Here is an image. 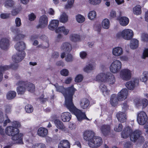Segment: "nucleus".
<instances>
[{
    "mask_svg": "<svg viewBox=\"0 0 148 148\" xmlns=\"http://www.w3.org/2000/svg\"><path fill=\"white\" fill-rule=\"evenodd\" d=\"M55 86L56 90L61 92L65 98L64 106L76 116L78 121H81L84 119L89 120L85 113L77 109L74 105L73 101V95L76 90L73 85L66 88L63 86H58V84L55 85Z\"/></svg>",
    "mask_w": 148,
    "mask_h": 148,
    "instance_id": "obj_1",
    "label": "nucleus"
},
{
    "mask_svg": "<svg viewBox=\"0 0 148 148\" xmlns=\"http://www.w3.org/2000/svg\"><path fill=\"white\" fill-rule=\"evenodd\" d=\"M128 94L127 90L124 88L118 93L117 96L115 94L112 95L110 98L111 104L112 106L115 107L117 105L118 101H121L126 99Z\"/></svg>",
    "mask_w": 148,
    "mask_h": 148,
    "instance_id": "obj_2",
    "label": "nucleus"
},
{
    "mask_svg": "<svg viewBox=\"0 0 148 148\" xmlns=\"http://www.w3.org/2000/svg\"><path fill=\"white\" fill-rule=\"evenodd\" d=\"M134 35L133 31L130 29H125L121 32H119L116 34V36L119 38L122 37L124 39L127 40L131 39Z\"/></svg>",
    "mask_w": 148,
    "mask_h": 148,
    "instance_id": "obj_3",
    "label": "nucleus"
},
{
    "mask_svg": "<svg viewBox=\"0 0 148 148\" xmlns=\"http://www.w3.org/2000/svg\"><path fill=\"white\" fill-rule=\"evenodd\" d=\"M130 138L131 141L134 142L138 141L139 143H142L144 141V137L141 135V132L139 130L132 132Z\"/></svg>",
    "mask_w": 148,
    "mask_h": 148,
    "instance_id": "obj_4",
    "label": "nucleus"
},
{
    "mask_svg": "<svg viewBox=\"0 0 148 148\" xmlns=\"http://www.w3.org/2000/svg\"><path fill=\"white\" fill-rule=\"evenodd\" d=\"M102 140L101 137L95 136L88 142V145L90 147L97 148L102 145Z\"/></svg>",
    "mask_w": 148,
    "mask_h": 148,
    "instance_id": "obj_5",
    "label": "nucleus"
},
{
    "mask_svg": "<svg viewBox=\"0 0 148 148\" xmlns=\"http://www.w3.org/2000/svg\"><path fill=\"white\" fill-rule=\"evenodd\" d=\"M148 120V117L144 111H141L137 114V121L140 125H144Z\"/></svg>",
    "mask_w": 148,
    "mask_h": 148,
    "instance_id": "obj_6",
    "label": "nucleus"
},
{
    "mask_svg": "<svg viewBox=\"0 0 148 148\" xmlns=\"http://www.w3.org/2000/svg\"><path fill=\"white\" fill-rule=\"evenodd\" d=\"M122 64L121 62L117 60L114 61L110 67V71L113 73H116L119 71L121 69Z\"/></svg>",
    "mask_w": 148,
    "mask_h": 148,
    "instance_id": "obj_7",
    "label": "nucleus"
},
{
    "mask_svg": "<svg viewBox=\"0 0 148 148\" xmlns=\"http://www.w3.org/2000/svg\"><path fill=\"white\" fill-rule=\"evenodd\" d=\"M25 82L22 80L17 82L16 85L18 86L16 88V91L18 95H23L25 92Z\"/></svg>",
    "mask_w": 148,
    "mask_h": 148,
    "instance_id": "obj_8",
    "label": "nucleus"
},
{
    "mask_svg": "<svg viewBox=\"0 0 148 148\" xmlns=\"http://www.w3.org/2000/svg\"><path fill=\"white\" fill-rule=\"evenodd\" d=\"M48 20V18L46 15L41 16L40 18L39 23L36 27L37 28H44L47 25Z\"/></svg>",
    "mask_w": 148,
    "mask_h": 148,
    "instance_id": "obj_9",
    "label": "nucleus"
},
{
    "mask_svg": "<svg viewBox=\"0 0 148 148\" xmlns=\"http://www.w3.org/2000/svg\"><path fill=\"white\" fill-rule=\"evenodd\" d=\"M19 132V129L17 128L11 127H7L5 129V133L9 136H13Z\"/></svg>",
    "mask_w": 148,
    "mask_h": 148,
    "instance_id": "obj_10",
    "label": "nucleus"
},
{
    "mask_svg": "<svg viewBox=\"0 0 148 148\" xmlns=\"http://www.w3.org/2000/svg\"><path fill=\"white\" fill-rule=\"evenodd\" d=\"M120 76L123 79L126 81L128 80L131 77L130 71L126 69L122 70L120 72Z\"/></svg>",
    "mask_w": 148,
    "mask_h": 148,
    "instance_id": "obj_11",
    "label": "nucleus"
},
{
    "mask_svg": "<svg viewBox=\"0 0 148 148\" xmlns=\"http://www.w3.org/2000/svg\"><path fill=\"white\" fill-rule=\"evenodd\" d=\"M99 128L101 133L105 136H107L110 133L111 127L109 125H102Z\"/></svg>",
    "mask_w": 148,
    "mask_h": 148,
    "instance_id": "obj_12",
    "label": "nucleus"
},
{
    "mask_svg": "<svg viewBox=\"0 0 148 148\" xmlns=\"http://www.w3.org/2000/svg\"><path fill=\"white\" fill-rule=\"evenodd\" d=\"M25 56V53L24 51H23L22 53L16 54L15 55L13 56L12 57V59L16 63H18L21 61Z\"/></svg>",
    "mask_w": 148,
    "mask_h": 148,
    "instance_id": "obj_13",
    "label": "nucleus"
},
{
    "mask_svg": "<svg viewBox=\"0 0 148 148\" xmlns=\"http://www.w3.org/2000/svg\"><path fill=\"white\" fill-rule=\"evenodd\" d=\"M132 130L129 126L124 128L121 133V137L124 138H126L130 135Z\"/></svg>",
    "mask_w": 148,
    "mask_h": 148,
    "instance_id": "obj_14",
    "label": "nucleus"
},
{
    "mask_svg": "<svg viewBox=\"0 0 148 148\" xmlns=\"http://www.w3.org/2000/svg\"><path fill=\"white\" fill-rule=\"evenodd\" d=\"M94 135V133L93 131H87L84 133V138L86 141H88V143L95 136Z\"/></svg>",
    "mask_w": 148,
    "mask_h": 148,
    "instance_id": "obj_15",
    "label": "nucleus"
},
{
    "mask_svg": "<svg viewBox=\"0 0 148 148\" xmlns=\"http://www.w3.org/2000/svg\"><path fill=\"white\" fill-rule=\"evenodd\" d=\"M60 49L62 51H64L65 52L69 53L71 50L72 46L69 43L64 42L62 44Z\"/></svg>",
    "mask_w": 148,
    "mask_h": 148,
    "instance_id": "obj_16",
    "label": "nucleus"
},
{
    "mask_svg": "<svg viewBox=\"0 0 148 148\" xmlns=\"http://www.w3.org/2000/svg\"><path fill=\"white\" fill-rule=\"evenodd\" d=\"M136 105L137 107H139L142 106L143 109L145 108L148 104V101L147 100L145 99H143L141 100L137 99L136 100Z\"/></svg>",
    "mask_w": 148,
    "mask_h": 148,
    "instance_id": "obj_17",
    "label": "nucleus"
},
{
    "mask_svg": "<svg viewBox=\"0 0 148 148\" xmlns=\"http://www.w3.org/2000/svg\"><path fill=\"white\" fill-rule=\"evenodd\" d=\"M23 135L22 134H18L12 137V140L18 143L23 144Z\"/></svg>",
    "mask_w": 148,
    "mask_h": 148,
    "instance_id": "obj_18",
    "label": "nucleus"
},
{
    "mask_svg": "<svg viewBox=\"0 0 148 148\" xmlns=\"http://www.w3.org/2000/svg\"><path fill=\"white\" fill-rule=\"evenodd\" d=\"M15 47L16 49L19 52L22 53L23 51H24V50L26 48L25 44V43L23 42H19L16 43L15 45Z\"/></svg>",
    "mask_w": 148,
    "mask_h": 148,
    "instance_id": "obj_19",
    "label": "nucleus"
},
{
    "mask_svg": "<svg viewBox=\"0 0 148 148\" xmlns=\"http://www.w3.org/2000/svg\"><path fill=\"white\" fill-rule=\"evenodd\" d=\"M54 123L56 126L59 129L67 132V129L64 126L63 123L58 119H56L54 121Z\"/></svg>",
    "mask_w": 148,
    "mask_h": 148,
    "instance_id": "obj_20",
    "label": "nucleus"
},
{
    "mask_svg": "<svg viewBox=\"0 0 148 148\" xmlns=\"http://www.w3.org/2000/svg\"><path fill=\"white\" fill-rule=\"evenodd\" d=\"M70 144L67 140H62L60 141L58 145V148H70Z\"/></svg>",
    "mask_w": 148,
    "mask_h": 148,
    "instance_id": "obj_21",
    "label": "nucleus"
},
{
    "mask_svg": "<svg viewBox=\"0 0 148 148\" xmlns=\"http://www.w3.org/2000/svg\"><path fill=\"white\" fill-rule=\"evenodd\" d=\"M116 116L120 122L123 123L126 121V114L124 112H119L116 114Z\"/></svg>",
    "mask_w": 148,
    "mask_h": 148,
    "instance_id": "obj_22",
    "label": "nucleus"
},
{
    "mask_svg": "<svg viewBox=\"0 0 148 148\" xmlns=\"http://www.w3.org/2000/svg\"><path fill=\"white\" fill-rule=\"evenodd\" d=\"M9 45V40L6 38L1 39L0 41V47L3 49H6Z\"/></svg>",
    "mask_w": 148,
    "mask_h": 148,
    "instance_id": "obj_23",
    "label": "nucleus"
},
{
    "mask_svg": "<svg viewBox=\"0 0 148 148\" xmlns=\"http://www.w3.org/2000/svg\"><path fill=\"white\" fill-rule=\"evenodd\" d=\"M138 81L134 79L133 81H131L127 82L125 84L126 87L129 90H133L134 89L136 83L138 84Z\"/></svg>",
    "mask_w": 148,
    "mask_h": 148,
    "instance_id": "obj_24",
    "label": "nucleus"
},
{
    "mask_svg": "<svg viewBox=\"0 0 148 148\" xmlns=\"http://www.w3.org/2000/svg\"><path fill=\"white\" fill-rule=\"evenodd\" d=\"M89 104L90 101L86 98L82 99L80 101V106L83 109L87 108Z\"/></svg>",
    "mask_w": 148,
    "mask_h": 148,
    "instance_id": "obj_25",
    "label": "nucleus"
},
{
    "mask_svg": "<svg viewBox=\"0 0 148 148\" xmlns=\"http://www.w3.org/2000/svg\"><path fill=\"white\" fill-rule=\"evenodd\" d=\"M71 118V114L69 112H64L62 114L61 116V119L64 122L70 121Z\"/></svg>",
    "mask_w": 148,
    "mask_h": 148,
    "instance_id": "obj_26",
    "label": "nucleus"
},
{
    "mask_svg": "<svg viewBox=\"0 0 148 148\" xmlns=\"http://www.w3.org/2000/svg\"><path fill=\"white\" fill-rule=\"evenodd\" d=\"M120 24L122 26H126L129 23V18L125 16H123L118 18Z\"/></svg>",
    "mask_w": 148,
    "mask_h": 148,
    "instance_id": "obj_27",
    "label": "nucleus"
},
{
    "mask_svg": "<svg viewBox=\"0 0 148 148\" xmlns=\"http://www.w3.org/2000/svg\"><path fill=\"white\" fill-rule=\"evenodd\" d=\"M59 25V21L58 20H52L50 24L49 25V28L52 30L56 29Z\"/></svg>",
    "mask_w": 148,
    "mask_h": 148,
    "instance_id": "obj_28",
    "label": "nucleus"
},
{
    "mask_svg": "<svg viewBox=\"0 0 148 148\" xmlns=\"http://www.w3.org/2000/svg\"><path fill=\"white\" fill-rule=\"evenodd\" d=\"M112 52L114 55L119 56L123 54V51L121 47H117L113 49Z\"/></svg>",
    "mask_w": 148,
    "mask_h": 148,
    "instance_id": "obj_29",
    "label": "nucleus"
},
{
    "mask_svg": "<svg viewBox=\"0 0 148 148\" xmlns=\"http://www.w3.org/2000/svg\"><path fill=\"white\" fill-rule=\"evenodd\" d=\"M108 73L105 74L101 73L98 74L96 77V80L101 82H105L107 80Z\"/></svg>",
    "mask_w": 148,
    "mask_h": 148,
    "instance_id": "obj_30",
    "label": "nucleus"
},
{
    "mask_svg": "<svg viewBox=\"0 0 148 148\" xmlns=\"http://www.w3.org/2000/svg\"><path fill=\"white\" fill-rule=\"evenodd\" d=\"M47 130L46 129L43 127L39 128L37 132L38 135L42 137L46 136L47 135Z\"/></svg>",
    "mask_w": 148,
    "mask_h": 148,
    "instance_id": "obj_31",
    "label": "nucleus"
},
{
    "mask_svg": "<svg viewBox=\"0 0 148 148\" xmlns=\"http://www.w3.org/2000/svg\"><path fill=\"white\" fill-rule=\"evenodd\" d=\"M25 89L31 92H33L34 91L35 88L34 84L31 83H27L26 82H25Z\"/></svg>",
    "mask_w": 148,
    "mask_h": 148,
    "instance_id": "obj_32",
    "label": "nucleus"
},
{
    "mask_svg": "<svg viewBox=\"0 0 148 148\" xmlns=\"http://www.w3.org/2000/svg\"><path fill=\"white\" fill-rule=\"evenodd\" d=\"M17 63H16L10 65H5L3 66L2 68H1L3 69V71L8 70L11 68L13 70H15L17 69L18 67V64Z\"/></svg>",
    "mask_w": 148,
    "mask_h": 148,
    "instance_id": "obj_33",
    "label": "nucleus"
},
{
    "mask_svg": "<svg viewBox=\"0 0 148 148\" xmlns=\"http://www.w3.org/2000/svg\"><path fill=\"white\" fill-rule=\"evenodd\" d=\"M69 29H66L64 26L59 27L56 30V32L57 33H62L65 35H67L69 33Z\"/></svg>",
    "mask_w": 148,
    "mask_h": 148,
    "instance_id": "obj_34",
    "label": "nucleus"
},
{
    "mask_svg": "<svg viewBox=\"0 0 148 148\" xmlns=\"http://www.w3.org/2000/svg\"><path fill=\"white\" fill-rule=\"evenodd\" d=\"M138 41L136 39H133L130 41V47L132 49H135L138 47Z\"/></svg>",
    "mask_w": 148,
    "mask_h": 148,
    "instance_id": "obj_35",
    "label": "nucleus"
},
{
    "mask_svg": "<svg viewBox=\"0 0 148 148\" xmlns=\"http://www.w3.org/2000/svg\"><path fill=\"white\" fill-rule=\"evenodd\" d=\"M16 92L14 91H9L7 94V99L8 100H11L14 98L16 96Z\"/></svg>",
    "mask_w": 148,
    "mask_h": 148,
    "instance_id": "obj_36",
    "label": "nucleus"
},
{
    "mask_svg": "<svg viewBox=\"0 0 148 148\" xmlns=\"http://www.w3.org/2000/svg\"><path fill=\"white\" fill-rule=\"evenodd\" d=\"M59 19L60 22L65 23L68 21V16L66 13L63 12L60 16Z\"/></svg>",
    "mask_w": 148,
    "mask_h": 148,
    "instance_id": "obj_37",
    "label": "nucleus"
},
{
    "mask_svg": "<svg viewBox=\"0 0 148 148\" xmlns=\"http://www.w3.org/2000/svg\"><path fill=\"white\" fill-rule=\"evenodd\" d=\"M94 69V67L93 64L92 63H89L84 67L83 70L85 72L88 73L90 71L93 70Z\"/></svg>",
    "mask_w": 148,
    "mask_h": 148,
    "instance_id": "obj_38",
    "label": "nucleus"
},
{
    "mask_svg": "<svg viewBox=\"0 0 148 148\" xmlns=\"http://www.w3.org/2000/svg\"><path fill=\"white\" fill-rule=\"evenodd\" d=\"M4 4L5 7L7 8L13 7L14 5V2L12 0H7Z\"/></svg>",
    "mask_w": 148,
    "mask_h": 148,
    "instance_id": "obj_39",
    "label": "nucleus"
},
{
    "mask_svg": "<svg viewBox=\"0 0 148 148\" xmlns=\"http://www.w3.org/2000/svg\"><path fill=\"white\" fill-rule=\"evenodd\" d=\"M110 21L108 19H105L103 21L102 25L103 28L106 29H108L110 27Z\"/></svg>",
    "mask_w": 148,
    "mask_h": 148,
    "instance_id": "obj_40",
    "label": "nucleus"
},
{
    "mask_svg": "<svg viewBox=\"0 0 148 148\" xmlns=\"http://www.w3.org/2000/svg\"><path fill=\"white\" fill-rule=\"evenodd\" d=\"M70 38L72 41L76 42L79 41L80 39L79 35L77 34H73L70 35Z\"/></svg>",
    "mask_w": 148,
    "mask_h": 148,
    "instance_id": "obj_41",
    "label": "nucleus"
},
{
    "mask_svg": "<svg viewBox=\"0 0 148 148\" xmlns=\"http://www.w3.org/2000/svg\"><path fill=\"white\" fill-rule=\"evenodd\" d=\"M134 13L136 15H139L141 13V6L139 5H136L133 9Z\"/></svg>",
    "mask_w": 148,
    "mask_h": 148,
    "instance_id": "obj_42",
    "label": "nucleus"
},
{
    "mask_svg": "<svg viewBox=\"0 0 148 148\" xmlns=\"http://www.w3.org/2000/svg\"><path fill=\"white\" fill-rule=\"evenodd\" d=\"M107 77V80L110 82V84H112L114 83L115 82V78L112 74L108 73Z\"/></svg>",
    "mask_w": 148,
    "mask_h": 148,
    "instance_id": "obj_43",
    "label": "nucleus"
},
{
    "mask_svg": "<svg viewBox=\"0 0 148 148\" xmlns=\"http://www.w3.org/2000/svg\"><path fill=\"white\" fill-rule=\"evenodd\" d=\"M99 88L104 95H105L104 94L105 92L106 95H108L109 91L108 90L106 86L104 84H101L99 86Z\"/></svg>",
    "mask_w": 148,
    "mask_h": 148,
    "instance_id": "obj_44",
    "label": "nucleus"
},
{
    "mask_svg": "<svg viewBox=\"0 0 148 148\" xmlns=\"http://www.w3.org/2000/svg\"><path fill=\"white\" fill-rule=\"evenodd\" d=\"M148 77V72L144 71L140 78V80L142 82H145L147 79Z\"/></svg>",
    "mask_w": 148,
    "mask_h": 148,
    "instance_id": "obj_45",
    "label": "nucleus"
},
{
    "mask_svg": "<svg viewBox=\"0 0 148 148\" xmlns=\"http://www.w3.org/2000/svg\"><path fill=\"white\" fill-rule=\"evenodd\" d=\"M96 13L95 11H91L88 13V17L90 19L92 20L96 18Z\"/></svg>",
    "mask_w": 148,
    "mask_h": 148,
    "instance_id": "obj_46",
    "label": "nucleus"
},
{
    "mask_svg": "<svg viewBox=\"0 0 148 148\" xmlns=\"http://www.w3.org/2000/svg\"><path fill=\"white\" fill-rule=\"evenodd\" d=\"M25 109L26 112L28 113H31L33 111L34 109L32 105L28 104L25 107Z\"/></svg>",
    "mask_w": 148,
    "mask_h": 148,
    "instance_id": "obj_47",
    "label": "nucleus"
},
{
    "mask_svg": "<svg viewBox=\"0 0 148 148\" xmlns=\"http://www.w3.org/2000/svg\"><path fill=\"white\" fill-rule=\"evenodd\" d=\"M77 21L79 23H82L85 21L84 17L80 14H78L76 16Z\"/></svg>",
    "mask_w": 148,
    "mask_h": 148,
    "instance_id": "obj_48",
    "label": "nucleus"
},
{
    "mask_svg": "<svg viewBox=\"0 0 148 148\" xmlns=\"http://www.w3.org/2000/svg\"><path fill=\"white\" fill-rule=\"evenodd\" d=\"M83 78V77L82 75L81 74L78 75L75 78V82L77 83L81 82Z\"/></svg>",
    "mask_w": 148,
    "mask_h": 148,
    "instance_id": "obj_49",
    "label": "nucleus"
},
{
    "mask_svg": "<svg viewBox=\"0 0 148 148\" xmlns=\"http://www.w3.org/2000/svg\"><path fill=\"white\" fill-rule=\"evenodd\" d=\"M123 129V126L121 124L119 123L118 125H116L114 127V130L117 132L121 131Z\"/></svg>",
    "mask_w": 148,
    "mask_h": 148,
    "instance_id": "obj_50",
    "label": "nucleus"
},
{
    "mask_svg": "<svg viewBox=\"0 0 148 148\" xmlns=\"http://www.w3.org/2000/svg\"><path fill=\"white\" fill-rule=\"evenodd\" d=\"M25 37V35L21 34H18L14 38V39L15 41H18L20 40L23 38Z\"/></svg>",
    "mask_w": 148,
    "mask_h": 148,
    "instance_id": "obj_51",
    "label": "nucleus"
},
{
    "mask_svg": "<svg viewBox=\"0 0 148 148\" xmlns=\"http://www.w3.org/2000/svg\"><path fill=\"white\" fill-rule=\"evenodd\" d=\"M141 40L144 42H148V34L146 33H143L141 35Z\"/></svg>",
    "mask_w": 148,
    "mask_h": 148,
    "instance_id": "obj_52",
    "label": "nucleus"
},
{
    "mask_svg": "<svg viewBox=\"0 0 148 148\" xmlns=\"http://www.w3.org/2000/svg\"><path fill=\"white\" fill-rule=\"evenodd\" d=\"M101 1V0H89V1L91 4L96 5L100 3Z\"/></svg>",
    "mask_w": 148,
    "mask_h": 148,
    "instance_id": "obj_53",
    "label": "nucleus"
},
{
    "mask_svg": "<svg viewBox=\"0 0 148 148\" xmlns=\"http://www.w3.org/2000/svg\"><path fill=\"white\" fill-rule=\"evenodd\" d=\"M69 71L66 69H63L60 71V74L61 75L66 76L69 75Z\"/></svg>",
    "mask_w": 148,
    "mask_h": 148,
    "instance_id": "obj_54",
    "label": "nucleus"
},
{
    "mask_svg": "<svg viewBox=\"0 0 148 148\" xmlns=\"http://www.w3.org/2000/svg\"><path fill=\"white\" fill-rule=\"evenodd\" d=\"M17 27L16 26H12L10 28L11 31L16 34H18L19 32L18 29Z\"/></svg>",
    "mask_w": 148,
    "mask_h": 148,
    "instance_id": "obj_55",
    "label": "nucleus"
},
{
    "mask_svg": "<svg viewBox=\"0 0 148 148\" xmlns=\"http://www.w3.org/2000/svg\"><path fill=\"white\" fill-rule=\"evenodd\" d=\"M5 112L7 113H9L11 111L12 106L10 105H6L5 106Z\"/></svg>",
    "mask_w": 148,
    "mask_h": 148,
    "instance_id": "obj_56",
    "label": "nucleus"
},
{
    "mask_svg": "<svg viewBox=\"0 0 148 148\" xmlns=\"http://www.w3.org/2000/svg\"><path fill=\"white\" fill-rule=\"evenodd\" d=\"M15 22L16 27H19L21 25V20L19 18L17 17L16 18Z\"/></svg>",
    "mask_w": 148,
    "mask_h": 148,
    "instance_id": "obj_57",
    "label": "nucleus"
},
{
    "mask_svg": "<svg viewBox=\"0 0 148 148\" xmlns=\"http://www.w3.org/2000/svg\"><path fill=\"white\" fill-rule=\"evenodd\" d=\"M146 57H148V49H145L143 52L142 58L145 59Z\"/></svg>",
    "mask_w": 148,
    "mask_h": 148,
    "instance_id": "obj_58",
    "label": "nucleus"
},
{
    "mask_svg": "<svg viewBox=\"0 0 148 148\" xmlns=\"http://www.w3.org/2000/svg\"><path fill=\"white\" fill-rule=\"evenodd\" d=\"M20 10V8H16L15 9L13 10L12 11V14L13 16H15L18 13Z\"/></svg>",
    "mask_w": 148,
    "mask_h": 148,
    "instance_id": "obj_59",
    "label": "nucleus"
},
{
    "mask_svg": "<svg viewBox=\"0 0 148 148\" xmlns=\"http://www.w3.org/2000/svg\"><path fill=\"white\" fill-rule=\"evenodd\" d=\"M28 17L29 20L32 21L35 20L36 18V16L34 13H32L28 15Z\"/></svg>",
    "mask_w": 148,
    "mask_h": 148,
    "instance_id": "obj_60",
    "label": "nucleus"
},
{
    "mask_svg": "<svg viewBox=\"0 0 148 148\" xmlns=\"http://www.w3.org/2000/svg\"><path fill=\"white\" fill-rule=\"evenodd\" d=\"M66 60L67 62H71L73 61V57L71 54H68L66 58Z\"/></svg>",
    "mask_w": 148,
    "mask_h": 148,
    "instance_id": "obj_61",
    "label": "nucleus"
},
{
    "mask_svg": "<svg viewBox=\"0 0 148 148\" xmlns=\"http://www.w3.org/2000/svg\"><path fill=\"white\" fill-rule=\"evenodd\" d=\"M12 126L16 128H18L20 127L21 124L18 121H15L13 122L12 124Z\"/></svg>",
    "mask_w": 148,
    "mask_h": 148,
    "instance_id": "obj_62",
    "label": "nucleus"
},
{
    "mask_svg": "<svg viewBox=\"0 0 148 148\" xmlns=\"http://www.w3.org/2000/svg\"><path fill=\"white\" fill-rule=\"evenodd\" d=\"M123 106L122 108L124 111L127 110L129 106L127 105V101H125L122 104Z\"/></svg>",
    "mask_w": 148,
    "mask_h": 148,
    "instance_id": "obj_63",
    "label": "nucleus"
},
{
    "mask_svg": "<svg viewBox=\"0 0 148 148\" xmlns=\"http://www.w3.org/2000/svg\"><path fill=\"white\" fill-rule=\"evenodd\" d=\"M10 14L7 13L2 14H1V17L3 19H6L9 17Z\"/></svg>",
    "mask_w": 148,
    "mask_h": 148,
    "instance_id": "obj_64",
    "label": "nucleus"
}]
</instances>
